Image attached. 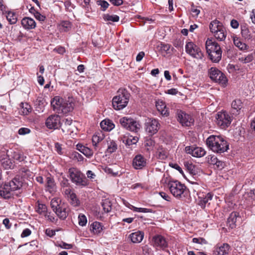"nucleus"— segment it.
I'll list each match as a JSON object with an SVG mask.
<instances>
[{
	"instance_id": "1",
	"label": "nucleus",
	"mask_w": 255,
	"mask_h": 255,
	"mask_svg": "<svg viewBox=\"0 0 255 255\" xmlns=\"http://www.w3.org/2000/svg\"><path fill=\"white\" fill-rule=\"evenodd\" d=\"M207 146L213 152L218 153H224L229 149V144L220 135H210L206 139Z\"/></svg>"
},
{
	"instance_id": "2",
	"label": "nucleus",
	"mask_w": 255,
	"mask_h": 255,
	"mask_svg": "<svg viewBox=\"0 0 255 255\" xmlns=\"http://www.w3.org/2000/svg\"><path fill=\"white\" fill-rule=\"evenodd\" d=\"M206 48L209 58L212 62L218 63L221 60L222 51L220 45L214 40L208 38L206 42Z\"/></svg>"
},
{
	"instance_id": "3",
	"label": "nucleus",
	"mask_w": 255,
	"mask_h": 255,
	"mask_svg": "<svg viewBox=\"0 0 255 255\" xmlns=\"http://www.w3.org/2000/svg\"><path fill=\"white\" fill-rule=\"evenodd\" d=\"M52 210L61 220H65L68 216L69 209L66 204L62 202L61 200L53 198L50 203Z\"/></svg>"
},
{
	"instance_id": "4",
	"label": "nucleus",
	"mask_w": 255,
	"mask_h": 255,
	"mask_svg": "<svg viewBox=\"0 0 255 255\" xmlns=\"http://www.w3.org/2000/svg\"><path fill=\"white\" fill-rule=\"evenodd\" d=\"M68 173L71 181L76 185L80 187H84L88 185V180L78 169L70 168L68 170Z\"/></svg>"
},
{
	"instance_id": "5",
	"label": "nucleus",
	"mask_w": 255,
	"mask_h": 255,
	"mask_svg": "<svg viewBox=\"0 0 255 255\" xmlns=\"http://www.w3.org/2000/svg\"><path fill=\"white\" fill-rule=\"evenodd\" d=\"M171 193L176 198H181L186 192V187L177 180L170 181L168 184Z\"/></svg>"
},
{
	"instance_id": "6",
	"label": "nucleus",
	"mask_w": 255,
	"mask_h": 255,
	"mask_svg": "<svg viewBox=\"0 0 255 255\" xmlns=\"http://www.w3.org/2000/svg\"><path fill=\"white\" fill-rule=\"evenodd\" d=\"M129 95L125 90L113 99V106L115 109L120 110L126 107L129 101Z\"/></svg>"
},
{
	"instance_id": "7",
	"label": "nucleus",
	"mask_w": 255,
	"mask_h": 255,
	"mask_svg": "<svg viewBox=\"0 0 255 255\" xmlns=\"http://www.w3.org/2000/svg\"><path fill=\"white\" fill-rule=\"evenodd\" d=\"M185 51L194 58L202 59L204 57L201 49L192 42H188L185 45Z\"/></svg>"
},
{
	"instance_id": "8",
	"label": "nucleus",
	"mask_w": 255,
	"mask_h": 255,
	"mask_svg": "<svg viewBox=\"0 0 255 255\" xmlns=\"http://www.w3.org/2000/svg\"><path fill=\"white\" fill-rule=\"evenodd\" d=\"M121 126L133 132H137L140 128V125L134 120L123 117L120 120Z\"/></svg>"
},
{
	"instance_id": "9",
	"label": "nucleus",
	"mask_w": 255,
	"mask_h": 255,
	"mask_svg": "<svg viewBox=\"0 0 255 255\" xmlns=\"http://www.w3.org/2000/svg\"><path fill=\"white\" fill-rule=\"evenodd\" d=\"M209 74L210 78L219 84L224 85L227 82V79L225 75L215 67H211L209 70Z\"/></svg>"
},
{
	"instance_id": "10",
	"label": "nucleus",
	"mask_w": 255,
	"mask_h": 255,
	"mask_svg": "<svg viewBox=\"0 0 255 255\" xmlns=\"http://www.w3.org/2000/svg\"><path fill=\"white\" fill-rule=\"evenodd\" d=\"M160 128L158 121L155 119H148L145 123V131L150 136L157 133Z\"/></svg>"
},
{
	"instance_id": "11",
	"label": "nucleus",
	"mask_w": 255,
	"mask_h": 255,
	"mask_svg": "<svg viewBox=\"0 0 255 255\" xmlns=\"http://www.w3.org/2000/svg\"><path fill=\"white\" fill-rule=\"evenodd\" d=\"M216 123L222 128L229 126L232 119L230 115L226 112L219 113L216 116Z\"/></svg>"
},
{
	"instance_id": "12",
	"label": "nucleus",
	"mask_w": 255,
	"mask_h": 255,
	"mask_svg": "<svg viewBox=\"0 0 255 255\" xmlns=\"http://www.w3.org/2000/svg\"><path fill=\"white\" fill-rule=\"evenodd\" d=\"M176 115L178 121L183 126L189 127L194 123V119L192 117L182 111H177Z\"/></svg>"
},
{
	"instance_id": "13",
	"label": "nucleus",
	"mask_w": 255,
	"mask_h": 255,
	"mask_svg": "<svg viewBox=\"0 0 255 255\" xmlns=\"http://www.w3.org/2000/svg\"><path fill=\"white\" fill-rule=\"evenodd\" d=\"M60 127L65 135L71 134L77 130L76 127L72 123V120L71 119H66L63 120L60 124Z\"/></svg>"
},
{
	"instance_id": "14",
	"label": "nucleus",
	"mask_w": 255,
	"mask_h": 255,
	"mask_svg": "<svg viewBox=\"0 0 255 255\" xmlns=\"http://www.w3.org/2000/svg\"><path fill=\"white\" fill-rule=\"evenodd\" d=\"M45 124L49 129L57 128L61 124L60 118L58 115H51L47 119Z\"/></svg>"
},
{
	"instance_id": "15",
	"label": "nucleus",
	"mask_w": 255,
	"mask_h": 255,
	"mask_svg": "<svg viewBox=\"0 0 255 255\" xmlns=\"http://www.w3.org/2000/svg\"><path fill=\"white\" fill-rule=\"evenodd\" d=\"M146 165V159L141 154L135 156L132 160V166L135 169H141Z\"/></svg>"
},
{
	"instance_id": "16",
	"label": "nucleus",
	"mask_w": 255,
	"mask_h": 255,
	"mask_svg": "<svg viewBox=\"0 0 255 255\" xmlns=\"http://www.w3.org/2000/svg\"><path fill=\"white\" fill-rule=\"evenodd\" d=\"M153 246L164 249L167 247V242L161 235H157L153 236L152 239Z\"/></svg>"
},
{
	"instance_id": "17",
	"label": "nucleus",
	"mask_w": 255,
	"mask_h": 255,
	"mask_svg": "<svg viewBox=\"0 0 255 255\" xmlns=\"http://www.w3.org/2000/svg\"><path fill=\"white\" fill-rule=\"evenodd\" d=\"M231 113L235 116L238 115L241 112V110L243 108V104L240 99H235L231 104Z\"/></svg>"
},
{
	"instance_id": "18",
	"label": "nucleus",
	"mask_w": 255,
	"mask_h": 255,
	"mask_svg": "<svg viewBox=\"0 0 255 255\" xmlns=\"http://www.w3.org/2000/svg\"><path fill=\"white\" fill-rule=\"evenodd\" d=\"M230 246L227 244H223L220 247H216L214 251L213 255H228Z\"/></svg>"
},
{
	"instance_id": "19",
	"label": "nucleus",
	"mask_w": 255,
	"mask_h": 255,
	"mask_svg": "<svg viewBox=\"0 0 255 255\" xmlns=\"http://www.w3.org/2000/svg\"><path fill=\"white\" fill-rule=\"evenodd\" d=\"M11 191L19 189L22 186V182L19 180V177H15L9 183H6Z\"/></svg>"
},
{
	"instance_id": "20",
	"label": "nucleus",
	"mask_w": 255,
	"mask_h": 255,
	"mask_svg": "<svg viewBox=\"0 0 255 255\" xmlns=\"http://www.w3.org/2000/svg\"><path fill=\"white\" fill-rule=\"evenodd\" d=\"M155 106L157 110L161 115L166 117L169 115V112L168 111V109L166 107L165 103L162 101L158 100L156 101Z\"/></svg>"
},
{
	"instance_id": "21",
	"label": "nucleus",
	"mask_w": 255,
	"mask_h": 255,
	"mask_svg": "<svg viewBox=\"0 0 255 255\" xmlns=\"http://www.w3.org/2000/svg\"><path fill=\"white\" fill-rule=\"evenodd\" d=\"M21 23L23 27L27 29H33L36 26L35 21L32 18L28 17H24L21 20Z\"/></svg>"
},
{
	"instance_id": "22",
	"label": "nucleus",
	"mask_w": 255,
	"mask_h": 255,
	"mask_svg": "<svg viewBox=\"0 0 255 255\" xmlns=\"http://www.w3.org/2000/svg\"><path fill=\"white\" fill-rule=\"evenodd\" d=\"M64 100L59 96L55 97L51 102V104L54 111H59Z\"/></svg>"
},
{
	"instance_id": "23",
	"label": "nucleus",
	"mask_w": 255,
	"mask_h": 255,
	"mask_svg": "<svg viewBox=\"0 0 255 255\" xmlns=\"http://www.w3.org/2000/svg\"><path fill=\"white\" fill-rule=\"evenodd\" d=\"M245 198L248 205H255V189L246 193L245 195Z\"/></svg>"
},
{
	"instance_id": "24",
	"label": "nucleus",
	"mask_w": 255,
	"mask_h": 255,
	"mask_svg": "<svg viewBox=\"0 0 255 255\" xmlns=\"http://www.w3.org/2000/svg\"><path fill=\"white\" fill-rule=\"evenodd\" d=\"M73 109V104L71 102H66L64 101L61 108H60L58 113H62L66 114L71 112Z\"/></svg>"
},
{
	"instance_id": "25",
	"label": "nucleus",
	"mask_w": 255,
	"mask_h": 255,
	"mask_svg": "<svg viewBox=\"0 0 255 255\" xmlns=\"http://www.w3.org/2000/svg\"><path fill=\"white\" fill-rule=\"evenodd\" d=\"M213 195L211 193H208L206 195H203V196L199 197L198 205L203 209L205 208L206 205L209 200H211Z\"/></svg>"
},
{
	"instance_id": "26",
	"label": "nucleus",
	"mask_w": 255,
	"mask_h": 255,
	"mask_svg": "<svg viewBox=\"0 0 255 255\" xmlns=\"http://www.w3.org/2000/svg\"><path fill=\"white\" fill-rule=\"evenodd\" d=\"M144 234L140 231L132 233L129 235V238L133 243H140L143 240Z\"/></svg>"
},
{
	"instance_id": "27",
	"label": "nucleus",
	"mask_w": 255,
	"mask_h": 255,
	"mask_svg": "<svg viewBox=\"0 0 255 255\" xmlns=\"http://www.w3.org/2000/svg\"><path fill=\"white\" fill-rule=\"evenodd\" d=\"M239 217V213L237 212H233L230 215L227 220V225L231 229L236 227V223L237 217Z\"/></svg>"
},
{
	"instance_id": "28",
	"label": "nucleus",
	"mask_w": 255,
	"mask_h": 255,
	"mask_svg": "<svg viewBox=\"0 0 255 255\" xmlns=\"http://www.w3.org/2000/svg\"><path fill=\"white\" fill-rule=\"evenodd\" d=\"M76 149L84 154L86 157H90L93 155V151L92 149L81 144H78L76 145Z\"/></svg>"
},
{
	"instance_id": "29",
	"label": "nucleus",
	"mask_w": 255,
	"mask_h": 255,
	"mask_svg": "<svg viewBox=\"0 0 255 255\" xmlns=\"http://www.w3.org/2000/svg\"><path fill=\"white\" fill-rule=\"evenodd\" d=\"M101 128L106 131H110L115 127V125L112 121L109 119H105L100 123Z\"/></svg>"
},
{
	"instance_id": "30",
	"label": "nucleus",
	"mask_w": 255,
	"mask_h": 255,
	"mask_svg": "<svg viewBox=\"0 0 255 255\" xmlns=\"http://www.w3.org/2000/svg\"><path fill=\"white\" fill-rule=\"evenodd\" d=\"M11 190L5 183L3 187H0V196L4 199H9L11 197L10 192Z\"/></svg>"
},
{
	"instance_id": "31",
	"label": "nucleus",
	"mask_w": 255,
	"mask_h": 255,
	"mask_svg": "<svg viewBox=\"0 0 255 255\" xmlns=\"http://www.w3.org/2000/svg\"><path fill=\"white\" fill-rule=\"evenodd\" d=\"M222 27H223V26L222 23L217 20L212 21L209 25L210 30L213 33H214L216 31L218 30Z\"/></svg>"
},
{
	"instance_id": "32",
	"label": "nucleus",
	"mask_w": 255,
	"mask_h": 255,
	"mask_svg": "<svg viewBox=\"0 0 255 255\" xmlns=\"http://www.w3.org/2000/svg\"><path fill=\"white\" fill-rule=\"evenodd\" d=\"M214 35L215 37L219 41H223L225 40L226 37V33L225 32V28L223 26L218 30L216 31L214 33Z\"/></svg>"
},
{
	"instance_id": "33",
	"label": "nucleus",
	"mask_w": 255,
	"mask_h": 255,
	"mask_svg": "<svg viewBox=\"0 0 255 255\" xmlns=\"http://www.w3.org/2000/svg\"><path fill=\"white\" fill-rule=\"evenodd\" d=\"M206 153L205 150L200 147H195L192 150V155L195 157H201Z\"/></svg>"
},
{
	"instance_id": "34",
	"label": "nucleus",
	"mask_w": 255,
	"mask_h": 255,
	"mask_svg": "<svg viewBox=\"0 0 255 255\" xmlns=\"http://www.w3.org/2000/svg\"><path fill=\"white\" fill-rule=\"evenodd\" d=\"M101 205L105 212H110L112 210V203L109 199H105L102 200Z\"/></svg>"
},
{
	"instance_id": "35",
	"label": "nucleus",
	"mask_w": 255,
	"mask_h": 255,
	"mask_svg": "<svg viewBox=\"0 0 255 255\" xmlns=\"http://www.w3.org/2000/svg\"><path fill=\"white\" fill-rule=\"evenodd\" d=\"M67 199L71 205L74 207H77L80 205V201L75 193L68 196Z\"/></svg>"
},
{
	"instance_id": "36",
	"label": "nucleus",
	"mask_w": 255,
	"mask_h": 255,
	"mask_svg": "<svg viewBox=\"0 0 255 255\" xmlns=\"http://www.w3.org/2000/svg\"><path fill=\"white\" fill-rule=\"evenodd\" d=\"M72 25V23L69 21H62L59 24V28L61 30L66 32L71 29Z\"/></svg>"
},
{
	"instance_id": "37",
	"label": "nucleus",
	"mask_w": 255,
	"mask_h": 255,
	"mask_svg": "<svg viewBox=\"0 0 255 255\" xmlns=\"http://www.w3.org/2000/svg\"><path fill=\"white\" fill-rule=\"evenodd\" d=\"M138 141V138L136 136H132L124 137L123 142L127 145H130L135 144Z\"/></svg>"
},
{
	"instance_id": "38",
	"label": "nucleus",
	"mask_w": 255,
	"mask_h": 255,
	"mask_svg": "<svg viewBox=\"0 0 255 255\" xmlns=\"http://www.w3.org/2000/svg\"><path fill=\"white\" fill-rule=\"evenodd\" d=\"M6 19L10 24H15L17 20V17L16 14L12 11H8L6 15Z\"/></svg>"
},
{
	"instance_id": "39",
	"label": "nucleus",
	"mask_w": 255,
	"mask_h": 255,
	"mask_svg": "<svg viewBox=\"0 0 255 255\" xmlns=\"http://www.w3.org/2000/svg\"><path fill=\"white\" fill-rule=\"evenodd\" d=\"M46 188L47 190L51 192L53 191L55 188V184L53 179L50 177H47L46 178Z\"/></svg>"
},
{
	"instance_id": "40",
	"label": "nucleus",
	"mask_w": 255,
	"mask_h": 255,
	"mask_svg": "<svg viewBox=\"0 0 255 255\" xmlns=\"http://www.w3.org/2000/svg\"><path fill=\"white\" fill-rule=\"evenodd\" d=\"M104 139V134L101 133L95 134L92 137V143L93 145L96 147L97 144Z\"/></svg>"
},
{
	"instance_id": "41",
	"label": "nucleus",
	"mask_w": 255,
	"mask_h": 255,
	"mask_svg": "<svg viewBox=\"0 0 255 255\" xmlns=\"http://www.w3.org/2000/svg\"><path fill=\"white\" fill-rule=\"evenodd\" d=\"M241 33L242 36L245 39L250 40L254 38V36L251 33L250 30L246 27L242 29Z\"/></svg>"
},
{
	"instance_id": "42",
	"label": "nucleus",
	"mask_w": 255,
	"mask_h": 255,
	"mask_svg": "<svg viewBox=\"0 0 255 255\" xmlns=\"http://www.w3.org/2000/svg\"><path fill=\"white\" fill-rule=\"evenodd\" d=\"M21 107L20 112L24 115H27L31 111V107L27 103H21Z\"/></svg>"
},
{
	"instance_id": "43",
	"label": "nucleus",
	"mask_w": 255,
	"mask_h": 255,
	"mask_svg": "<svg viewBox=\"0 0 255 255\" xmlns=\"http://www.w3.org/2000/svg\"><path fill=\"white\" fill-rule=\"evenodd\" d=\"M233 42L235 45L241 50H245L247 48V45L245 43L241 42L240 39L237 37H233Z\"/></svg>"
},
{
	"instance_id": "44",
	"label": "nucleus",
	"mask_w": 255,
	"mask_h": 255,
	"mask_svg": "<svg viewBox=\"0 0 255 255\" xmlns=\"http://www.w3.org/2000/svg\"><path fill=\"white\" fill-rule=\"evenodd\" d=\"M11 157L16 160L18 161H22L24 160L25 157L23 154L20 151H14L12 153Z\"/></svg>"
},
{
	"instance_id": "45",
	"label": "nucleus",
	"mask_w": 255,
	"mask_h": 255,
	"mask_svg": "<svg viewBox=\"0 0 255 255\" xmlns=\"http://www.w3.org/2000/svg\"><path fill=\"white\" fill-rule=\"evenodd\" d=\"M108 144L107 152L112 153L115 152L117 149V144L114 140H110V142L108 143Z\"/></svg>"
},
{
	"instance_id": "46",
	"label": "nucleus",
	"mask_w": 255,
	"mask_h": 255,
	"mask_svg": "<svg viewBox=\"0 0 255 255\" xmlns=\"http://www.w3.org/2000/svg\"><path fill=\"white\" fill-rule=\"evenodd\" d=\"M103 18L105 21H111L113 22H118L120 19V17L118 15H110L109 14H104Z\"/></svg>"
},
{
	"instance_id": "47",
	"label": "nucleus",
	"mask_w": 255,
	"mask_h": 255,
	"mask_svg": "<svg viewBox=\"0 0 255 255\" xmlns=\"http://www.w3.org/2000/svg\"><path fill=\"white\" fill-rule=\"evenodd\" d=\"M92 230L95 233H100L103 230V226L101 223L98 222H94L92 224Z\"/></svg>"
},
{
	"instance_id": "48",
	"label": "nucleus",
	"mask_w": 255,
	"mask_h": 255,
	"mask_svg": "<svg viewBox=\"0 0 255 255\" xmlns=\"http://www.w3.org/2000/svg\"><path fill=\"white\" fill-rule=\"evenodd\" d=\"M155 142L151 138H147L144 141V145L147 148V150L149 151L153 149Z\"/></svg>"
},
{
	"instance_id": "49",
	"label": "nucleus",
	"mask_w": 255,
	"mask_h": 255,
	"mask_svg": "<svg viewBox=\"0 0 255 255\" xmlns=\"http://www.w3.org/2000/svg\"><path fill=\"white\" fill-rule=\"evenodd\" d=\"M70 158L77 161H82L84 159L83 156L76 151H73L71 153Z\"/></svg>"
},
{
	"instance_id": "50",
	"label": "nucleus",
	"mask_w": 255,
	"mask_h": 255,
	"mask_svg": "<svg viewBox=\"0 0 255 255\" xmlns=\"http://www.w3.org/2000/svg\"><path fill=\"white\" fill-rule=\"evenodd\" d=\"M1 163L2 166L5 169H7L11 168L12 166V163L11 161L7 158H3L1 160Z\"/></svg>"
},
{
	"instance_id": "51",
	"label": "nucleus",
	"mask_w": 255,
	"mask_h": 255,
	"mask_svg": "<svg viewBox=\"0 0 255 255\" xmlns=\"http://www.w3.org/2000/svg\"><path fill=\"white\" fill-rule=\"evenodd\" d=\"M159 47H160V50L161 52H164L166 54L170 53V49L171 45L170 44L161 43L160 44Z\"/></svg>"
},
{
	"instance_id": "52",
	"label": "nucleus",
	"mask_w": 255,
	"mask_h": 255,
	"mask_svg": "<svg viewBox=\"0 0 255 255\" xmlns=\"http://www.w3.org/2000/svg\"><path fill=\"white\" fill-rule=\"evenodd\" d=\"M87 223L86 217L83 214H80L78 216V223L81 226H84Z\"/></svg>"
},
{
	"instance_id": "53",
	"label": "nucleus",
	"mask_w": 255,
	"mask_h": 255,
	"mask_svg": "<svg viewBox=\"0 0 255 255\" xmlns=\"http://www.w3.org/2000/svg\"><path fill=\"white\" fill-rule=\"evenodd\" d=\"M185 166L186 167L187 169L191 174H196V171L194 165L189 162H186L185 163Z\"/></svg>"
},
{
	"instance_id": "54",
	"label": "nucleus",
	"mask_w": 255,
	"mask_h": 255,
	"mask_svg": "<svg viewBox=\"0 0 255 255\" xmlns=\"http://www.w3.org/2000/svg\"><path fill=\"white\" fill-rule=\"evenodd\" d=\"M97 4L101 6V10L105 11L109 6V3L107 1L103 0L97 1Z\"/></svg>"
},
{
	"instance_id": "55",
	"label": "nucleus",
	"mask_w": 255,
	"mask_h": 255,
	"mask_svg": "<svg viewBox=\"0 0 255 255\" xmlns=\"http://www.w3.org/2000/svg\"><path fill=\"white\" fill-rule=\"evenodd\" d=\"M66 9L69 11H72L74 8V5L69 0H66L64 2Z\"/></svg>"
},
{
	"instance_id": "56",
	"label": "nucleus",
	"mask_w": 255,
	"mask_h": 255,
	"mask_svg": "<svg viewBox=\"0 0 255 255\" xmlns=\"http://www.w3.org/2000/svg\"><path fill=\"white\" fill-rule=\"evenodd\" d=\"M192 241L194 243H197L201 245H204L207 244V242L206 241V240L202 238H194L193 239Z\"/></svg>"
},
{
	"instance_id": "57",
	"label": "nucleus",
	"mask_w": 255,
	"mask_h": 255,
	"mask_svg": "<svg viewBox=\"0 0 255 255\" xmlns=\"http://www.w3.org/2000/svg\"><path fill=\"white\" fill-rule=\"evenodd\" d=\"M34 16L36 19L40 21H44L46 19V17L44 15H42L38 11L34 12Z\"/></svg>"
},
{
	"instance_id": "58",
	"label": "nucleus",
	"mask_w": 255,
	"mask_h": 255,
	"mask_svg": "<svg viewBox=\"0 0 255 255\" xmlns=\"http://www.w3.org/2000/svg\"><path fill=\"white\" fill-rule=\"evenodd\" d=\"M46 209L47 208L45 204L39 203L37 206V211L39 213H41L46 211Z\"/></svg>"
},
{
	"instance_id": "59",
	"label": "nucleus",
	"mask_w": 255,
	"mask_h": 255,
	"mask_svg": "<svg viewBox=\"0 0 255 255\" xmlns=\"http://www.w3.org/2000/svg\"><path fill=\"white\" fill-rule=\"evenodd\" d=\"M30 132V130L26 128H21L18 130V133L20 135H24L29 133Z\"/></svg>"
},
{
	"instance_id": "60",
	"label": "nucleus",
	"mask_w": 255,
	"mask_h": 255,
	"mask_svg": "<svg viewBox=\"0 0 255 255\" xmlns=\"http://www.w3.org/2000/svg\"><path fill=\"white\" fill-rule=\"evenodd\" d=\"M226 164L224 162L221 161V160H218L217 162V164H216V168H217L218 170H222L224 168Z\"/></svg>"
},
{
	"instance_id": "61",
	"label": "nucleus",
	"mask_w": 255,
	"mask_h": 255,
	"mask_svg": "<svg viewBox=\"0 0 255 255\" xmlns=\"http://www.w3.org/2000/svg\"><path fill=\"white\" fill-rule=\"evenodd\" d=\"M167 155L164 151H159L157 152V157L159 159L164 160L167 158Z\"/></svg>"
},
{
	"instance_id": "62",
	"label": "nucleus",
	"mask_w": 255,
	"mask_h": 255,
	"mask_svg": "<svg viewBox=\"0 0 255 255\" xmlns=\"http://www.w3.org/2000/svg\"><path fill=\"white\" fill-rule=\"evenodd\" d=\"M31 233V231L29 229H24L21 233V237L25 238L29 236Z\"/></svg>"
},
{
	"instance_id": "63",
	"label": "nucleus",
	"mask_w": 255,
	"mask_h": 255,
	"mask_svg": "<svg viewBox=\"0 0 255 255\" xmlns=\"http://www.w3.org/2000/svg\"><path fill=\"white\" fill-rule=\"evenodd\" d=\"M55 147L58 153L59 154H62L63 153L62 148L61 147V144L58 142H56L55 143Z\"/></svg>"
},
{
	"instance_id": "64",
	"label": "nucleus",
	"mask_w": 255,
	"mask_h": 255,
	"mask_svg": "<svg viewBox=\"0 0 255 255\" xmlns=\"http://www.w3.org/2000/svg\"><path fill=\"white\" fill-rule=\"evenodd\" d=\"M63 192L64 195L67 198H68V196H70V195H72V194L74 193L70 188H66L64 189Z\"/></svg>"
}]
</instances>
